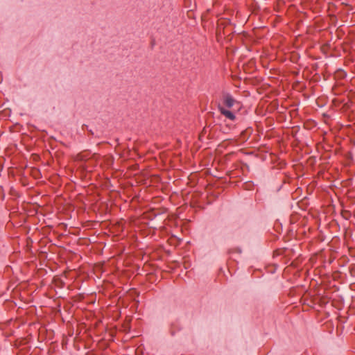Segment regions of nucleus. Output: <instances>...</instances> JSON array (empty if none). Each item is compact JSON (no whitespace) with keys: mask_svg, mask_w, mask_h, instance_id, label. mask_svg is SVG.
I'll use <instances>...</instances> for the list:
<instances>
[{"mask_svg":"<svg viewBox=\"0 0 355 355\" xmlns=\"http://www.w3.org/2000/svg\"><path fill=\"white\" fill-rule=\"evenodd\" d=\"M202 133H205V134L207 133V128H204V129L202 130Z\"/></svg>","mask_w":355,"mask_h":355,"instance_id":"nucleus-4","label":"nucleus"},{"mask_svg":"<svg viewBox=\"0 0 355 355\" xmlns=\"http://www.w3.org/2000/svg\"><path fill=\"white\" fill-rule=\"evenodd\" d=\"M223 101L224 105L228 108H231L234 105V104L239 103V102L229 93H225L223 95Z\"/></svg>","mask_w":355,"mask_h":355,"instance_id":"nucleus-1","label":"nucleus"},{"mask_svg":"<svg viewBox=\"0 0 355 355\" xmlns=\"http://www.w3.org/2000/svg\"><path fill=\"white\" fill-rule=\"evenodd\" d=\"M85 128L88 130L90 135H94V132L92 130H88V125H83V128L85 129Z\"/></svg>","mask_w":355,"mask_h":355,"instance_id":"nucleus-3","label":"nucleus"},{"mask_svg":"<svg viewBox=\"0 0 355 355\" xmlns=\"http://www.w3.org/2000/svg\"><path fill=\"white\" fill-rule=\"evenodd\" d=\"M218 110L220 111L221 114L225 116L228 119L233 121H235L236 116L232 112H231L228 110H226L224 107H223L221 105H218Z\"/></svg>","mask_w":355,"mask_h":355,"instance_id":"nucleus-2","label":"nucleus"}]
</instances>
